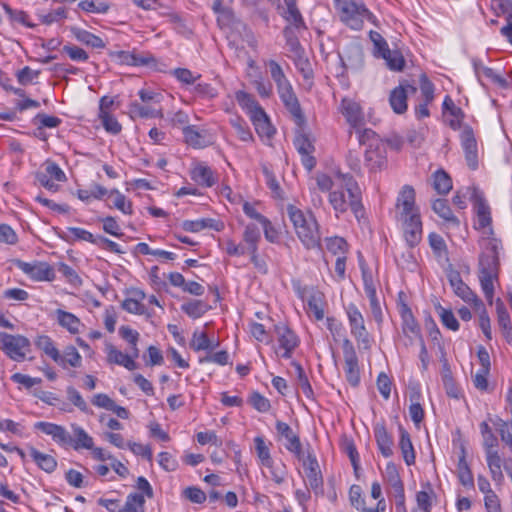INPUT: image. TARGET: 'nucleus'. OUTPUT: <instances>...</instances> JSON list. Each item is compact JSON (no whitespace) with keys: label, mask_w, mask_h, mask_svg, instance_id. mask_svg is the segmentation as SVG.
I'll return each instance as SVG.
<instances>
[{"label":"nucleus","mask_w":512,"mask_h":512,"mask_svg":"<svg viewBox=\"0 0 512 512\" xmlns=\"http://www.w3.org/2000/svg\"><path fill=\"white\" fill-rule=\"evenodd\" d=\"M36 346L54 361L60 360V353L49 336H39L35 342Z\"/></svg>","instance_id":"obj_50"},{"label":"nucleus","mask_w":512,"mask_h":512,"mask_svg":"<svg viewBox=\"0 0 512 512\" xmlns=\"http://www.w3.org/2000/svg\"><path fill=\"white\" fill-rule=\"evenodd\" d=\"M230 125L234 128L236 135L243 142H252L254 137L247 123L239 116L232 117L229 120Z\"/></svg>","instance_id":"obj_46"},{"label":"nucleus","mask_w":512,"mask_h":512,"mask_svg":"<svg viewBox=\"0 0 512 512\" xmlns=\"http://www.w3.org/2000/svg\"><path fill=\"white\" fill-rule=\"evenodd\" d=\"M249 403L259 412H268L271 408L270 401L258 392H253L249 397Z\"/></svg>","instance_id":"obj_64"},{"label":"nucleus","mask_w":512,"mask_h":512,"mask_svg":"<svg viewBox=\"0 0 512 512\" xmlns=\"http://www.w3.org/2000/svg\"><path fill=\"white\" fill-rule=\"evenodd\" d=\"M185 142L196 149L205 148L213 143V137L206 129L189 125L183 128Z\"/></svg>","instance_id":"obj_19"},{"label":"nucleus","mask_w":512,"mask_h":512,"mask_svg":"<svg viewBox=\"0 0 512 512\" xmlns=\"http://www.w3.org/2000/svg\"><path fill=\"white\" fill-rule=\"evenodd\" d=\"M399 313L402 320V331L403 334L409 338V343L412 344L414 339H423L420 326L414 318L409 306L405 303H401L399 305Z\"/></svg>","instance_id":"obj_18"},{"label":"nucleus","mask_w":512,"mask_h":512,"mask_svg":"<svg viewBox=\"0 0 512 512\" xmlns=\"http://www.w3.org/2000/svg\"><path fill=\"white\" fill-rule=\"evenodd\" d=\"M477 224L479 228H486L491 224L490 207L482 197L476 199Z\"/></svg>","instance_id":"obj_47"},{"label":"nucleus","mask_w":512,"mask_h":512,"mask_svg":"<svg viewBox=\"0 0 512 512\" xmlns=\"http://www.w3.org/2000/svg\"><path fill=\"white\" fill-rule=\"evenodd\" d=\"M498 259L493 251L491 254H484L480 258L479 281L486 300L491 305L494 296V281L497 279Z\"/></svg>","instance_id":"obj_4"},{"label":"nucleus","mask_w":512,"mask_h":512,"mask_svg":"<svg viewBox=\"0 0 512 512\" xmlns=\"http://www.w3.org/2000/svg\"><path fill=\"white\" fill-rule=\"evenodd\" d=\"M399 447L401 449L405 463L408 466L414 464L416 456L411 442V438L409 433L402 428L400 429Z\"/></svg>","instance_id":"obj_39"},{"label":"nucleus","mask_w":512,"mask_h":512,"mask_svg":"<svg viewBox=\"0 0 512 512\" xmlns=\"http://www.w3.org/2000/svg\"><path fill=\"white\" fill-rule=\"evenodd\" d=\"M181 309L189 317L196 319L203 316L209 310V306L202 300H191L182 304Z\"/></svg>","instance_id":"obj_48"},{"label":"nucleus","mask_w":512,"mask_h":512,"mask_svg":"<svg viewBox=\"0 0 512 512\" xmlns=\"http://www.w3.org/2000/svg\"><path fill=\"white\" fill-rule=\"evenodd\" d=\"M62 52L76 62H86L89 59V55L84 49L73 44L64 45Z\"/></svg>","instance_id":"obj_60"},{"label":"nucleus","mask_w":512,"mask_h":512,"mask_svg":"<svg viewBox=\"0 0 512 512\" xmlns=\"http://www.w3.org/2000/svg\"><path fill=\"white\" fill-rule=\"evenodd\" d=\"M384 479L390 486L392 492L404 489L397 467L393 463H388L384 471Z\"/></svg>","instance_id":"obj_49"},{"label":"nucleus","mask_w":512,"mask_h":512,"mask_svg":"<svg viewBox=\"0 0 512 512\" xmlns=\"http://www.w3.org/2000/svg\"><path fill=\"white\" fill-rule=\"evenodd\" d=\"M44 166H45L44 174H47L48 178L53 179L58 182H65L67 180V177H66L64 171L55 162L47 160L45 162Z\"/></svg>","instance_id":"obj_61"},{"label":"nucleus","mask_w":512,"mask_h":512,"mask_svg":"<svg viewBox=\"0 0 512 512\" xmlns=\"http://www.w3.org/2000/svg\"><path fill=\"white\" fill-rule=\"evenodd\" d=\"M436 311L445 327L452 331H457L459 329V322L450 309H446L439 305L436 307Z\"/></svg>","instance_id":"obj_58"},{"label":"nucleus","mask_w":512,"mask_h":512,"mask_svg":"<svg viewBox=\"0 0 512 512\" xmlns=\"http://www.w3.org/2000/svg\"><path fill=\"white\" fill-rule=\"evenodd\" d=\"M109 198L112 200L113 206L123 212L124 214L132 213V204L128 201L120 191L114 189L109 193Z\"/></svg>","instance_id":"obj_53"},{"label":"nucleus","mask_w":512,"mask_h":512,"mask_svg":"<svg viewBox=\"0 0 512 512\" xmlns=\"http://www.w3.org/2000/svg\"><path fill=\"white\" fill-rule=\"evenodd\" d=\"M432 209L437 215H439L445 221L450 222L456 226L459 225L458 218L453 215V212L446 200L436 199L432 203Z\"/></svg>","instance_id":"obj_44"},{"label":"nucleus","mask_w":512,"mask_h":512,"mask_svg":"<svg viewBox=\"0 0 512 512\" xmlns=\"http://www.w3.org/2000/svg\"><path fill=\"white\" fill-rule=\"evenodd\" d=\"M34 427L42 433L50 436L52 440L60 446H68L73 442L70 433L61 425L41 421L35 423Z\"/></svg>","instance_id":"obj_17"},{"label":"nucleus","mask_w":512,"mask_h":512,"mask_svg":"<svg viewBox=\"0 0 512 512\" xmlns=\"http://www.w3.org/2000/svg\"><path fill=\"white\" fill-rule=\"evenodd\" d=\"M286 211L301 243L307 249L318 247L321 235L314 215L310 211L304 212L292 204L287 205Z\"/></svg>","instance_id":"obj_2"},{"label":"nucleus","mask_w":512,"mask_h":512,"mask_svg":"<svg viewBox=\"0 0 512 512\" xmlns=\"http://www.w3.org/2000/svg\"><path fill=\"white\" fill-rule=\"evenodd\" d=\"M374 437L382 456L385 458L391 457L393 455L394 441L392 435L388 433L383 424L378 423L375 425Z\"/></svg>","instance_id":"obj_24"},{"label":"nucleus","mask_w":512,"mask_h":512,"mask_svg":"<svg viewBox=\"0 0 512 512\" xmlns=\"http://www.w3.org/2000/svg\"><path fill=\"white\" fill-rule=\"evenodd\" d=\"M56 362L63 367L69 365L77 368L82 364V357L74 346H67L64 349L63 354H60V360Z\"/></svg>","instance_id":"obj_45"},{"label":"nucleus","mask_w":512,"mask_h":512,"mask_svg":"<svg viewBox=\"0 0 512 512\" xmlns=\"http://www.w3.org/2000/svg\"><path fill=\"white\" fill-rule=\"evenodd\" d=\"M327 250L335 256H346L348 250L347 242L341 237H330L326 239Z\"/></svg>","instance_id":"obj_54"},{"label":"nucleus","mask_w":512,"mask_h":512,"mask_svg":"<svg viewBox=\"0 0 512 512\" xmlns=\"http://www.w3.org/2000/svg\"><path fill=\"white\" fill-rule=\"evenodd\" d=\"M54 315L57 323L71 334L75 335L80 333L81 328L84 327L81 320L73 313L57 309Z\"/></svg>","instance_id":"obj_27"},{"label":"nucleus","mask_w":512,"mask_h":512,"mask_svg":"<svg viewBox=\"0 0 512 512\" xmlns=\"http://www.w3.org/2000/svg\"><path fill=\"white\" fill-rule=\"evenodd\" d=\"M1 350L14 361H23L30 351V341L23 335L0 332Z\"/></svg>","instance_id":"obj_5"},{"label":"nucleus","mask_w":512,"mask_h":512,"mask_svg":"<svg viewBox=\"0 0 512 512\" xmlns=\"http://www.w3.org/2000/svg\"><path fill=\"white\" fill-rule=\"evenodd\" d=\"M457 476L460 483L469 488L474 487V478L469 467V464L466 460V451L464 448L461 449V453L459 456L458 464H457Z\"/></svg>","instance_id":"obj_33"},{"label":"nucleus","mask_w":512,"mask_h":512,"mask_svg":"<svg viewBox=\"0 0 512 512\" xmlns=\"http://www.w3.org/2000/svg\"><path fill=\"white\" fill-rule=\"evenodd\" d=\"M449 283L455 293L464 302L475 307L481 308L482 300L465 284L457 271H450L448 273Z\"/></svg>","instance_id":"obj_10"},{"label":"nucleus","mask_w":512,"mask_h":512,"mask_svg":"<svg viewBox=\"0 0 512 512\" xmlns=\"http://www.w3.org/2000/svg\"><path fill=\"white\" fill-rule=\"evenodd\" d=\"M365 164L370 171L381 170L386 164V146L381 140L369 143L365 151Z\"/></svg>","instance_id":"obj_16"},{"label":"nucleus","mask_w":512,"mask_h":512,"mask_svg":"<svg viewBox=\"0 0 512 512\" xmlns=\"http://www.w3.org/2000/svg\"><path fill=\"white\" fill-rule=\"evenodd\" d=\"M377 57L383 58L390 70L402 71L405 67V59L402 53L399 50H391L389 46L381 51Z\"/></svg>","instance_id":"obj_34"},{"label":"nucleus","mask_w":512,"mask_h":512,"mask_svg":"<svg viewBox=\"0 0 512 512\" xmlns=\"http://www.w3.org/2000/svg\"><path fill=\"white\" fill-rule=\"evenodd\" d=\"M250 119L259 137L271 138L273 136L275 130L271 125L268 115L266 114L264 109L258 110L256 114H252Z\"/></svg>","instance_id":"obj_28"},{"label":"nucleus","mask_w":512,"mask_h":512,"mask_svg":"<svg viewBox=\"0 0 512 512\" xmlns=\"http://www.w3.org/2000/svg\"><path fill=\"white\" fill-rule=\"evenodd\" d=\"M461 144L465 152L468 166L475 170L478 167L477 142L471 128H465L461 133Z\"/></svg>","instance_id":"obj_22"},{"label":"nucleus","mask_w":512,"mask_h":512,"mask_svg":"<svg viewBox=\"0 0 512 512\" xmlns=\"http://www.w3.org/2000/svg\"><path fill=\"white\" fill-rule=\"evenodd\" d=\"M104 351L106 353V360L109 364L119 365L130 371L137 369V363L135 360L139 356H133L131 351H129V353H124L110 342L105 343Z\"/></svg>","instance_id":"obj_15"},{"label":"nucleus","mask_w":512,"mask_h":512,"mask_svg":"<svg viewBox=\"0 0 512 512\" xmlns=\"http://www.w3.org/2000/svg\"><path fill=\"white\" fill-rule=\"evenodd\" d=\"M276 431L280 440L286 441L285 448L300 457L302 453V445L299 436L285 422L278 420L276 422Z\"/></svg>","instance_id":"obj_20"},{"label":"nucleus","mask_w":512,"mask_h":512,"mask_svg":"<svg viewBox=\"0 0 512 512\" xmlns=\"http://www.w3.org/2000/svg\"><path fill=\"white\" fill-rule=\"evenodd\" d=\"M17 267L35 281H52L55 278L53 268L46 262L17 261Z\"/></svg>","instance_id":"obj_13"},{"label":"nucleus","mask_w":512,"mask_h":512,"mask_svg":"<svg viewBox=\"0 0 512 512\" xmlns=\"http://www.w3.org/2000/svg\"><path fill=\"white\" fill-rule=\"evenodd\" d=\"M261 240L260 229L254 225L249 224L245 227L243 232V242L246 248V253L258 252V243Z\"/></svg>","instance_id":"obj_35"},{"label":"nucleus","mask_w":512,"mask_h":512,"mask_svg":"<svg viewBox=\"0 0 512 512\" xmlns=\"http://www.w3.org/2000/svg\"><path fill=\"white\" fill-rule=\"evenodd\" d=\"M182 228L187 232H199L206 228H212L216 231H220L222 225L211 218H203L198 220H186L182 223Z\"/></svg>","instance_id":"obj_38"},{"label":"nucleus","mask_w":512,"mask_h":512,"mask_svg":"<svg viewBox=\"0 0 512 512\" xmlns=\"http://www.w3.org/2000/svg\"><path fill=\"white\" fill-rule=\"evenodd\" d=\"M348 318L351 335L359 345L367 349L370 347V336L365 325V319L360 309L354 303H349L345 307Z\"/></svg>","instance_id":"obj_6"},{"label":"nucleus","mask_w":512,"mask_h":512,"mask_svg":"<svg viewBox=\"0 0 512 512\" xmlns=\"http://www.w3.org/2000/svg\"><path fill=\"white\" fill-rule=\"evenodd\" d=\"M365 294L369 300V308H370L371 317L375 320V322L378 325H381L383 322L384 316H383V311H382L380 301L377 297V292L370 291L369 293H365Z\"/></svg>","instance_id":"obj_52"},{"label":"nucleus","mask_w":512,"mask_h":512,"mask_svg":"<svg viewBox=\"0 0 512 512\" xmlns=\"http://www.w3.org/2000/svg\"><path fill=\"white\" fill-rule=\"evenodd\" d=\"M235 98L238 104L241 106V108L244 109L246 113L249 115V117H251L252 114H256L258 110L263 109L252 95L244 91L236 92Z\"/></svg>","instance_id":"obj_41"},{"label":"nucleus","mask_w":512,"mask_h":512,"mask_svg":"<svg viewBox=\"0 0 512 512\" xmlns=\"http://www.w3.org/2000/svg\"><path fill=\"white\" fill-rule=\"evenodd\" d=\"M267 66L270 71L271 78L276 84L277 91L289 86L291 83L287 79L282 67L274 60H269Z\"/></svg>","instance_id":"obj_43"},{"label":"nucleus","mask_w":512,"mask_h":512,"mask_svg":"<svg viewBox=\"0 0 512 512\" xmlns=\"http://www.w3.org/2000/svg\"><path fill=\"white\" fill-rule=\"evenodd\" d=\"M254 444L260 466H263L264 464L273 460L270 454V449L262 436L255 437Z\"/></svg>","instance_id":"obj_57"},{"label":"nucleus","mask_w":512,"mask_h":512,"mask_svg":"<svg viewBox=\"0 0 512 512\" xmlns=\"http://www.w3.org/2000/svg\"><path fill=\"white\" fill-rule=\"evenodd\" d=\"M343 356L346 380L351 386L356 387L360 382V369L355 349L348 339L343 342Z\"/></svg>","instance_id":"obj_8"},{"label":"nucleus","mask_w":512,"mask_h":512,"mask_svg":"<svg viewBox=\"0 0 512 512\" xmlns=\"http://www.w3.org/2000/svg\"><path fill=\"white\" fill-rule=\"evenodd\" d=\"M191 177L199 185L205 187H211L217 181V177L215 176L213 170L203 164H198L192 169Z\"/></svg>","instance_id":"obj_31"},{"label":"nucleus","mask_w":512,"mask_h":512,"mask_svg":"<svg viewBox=\"0 0 512 512\" xmlns=\"http://www.w3.org/2000/svg\"><path fill=\"white\" fill-rule=\"evenodd\" d=\"M277 92L285 108L288 110L291 117L293 118L294 122L299 127H302L306 122V118L301 109L299 100L296 94L294 93L292 85L290 84L289 86L283 88V90H278Z\"/></svg>","instance_id":"obj_12"},{"label":"nucleus","mask_w":512,"mask_h":512,"mask_svg":"<svg viewBox=\"0 0 512 512\" xmlns=\"http://www.w3.org/2000/svg\"><path fill=\"white\" fill-rule=\"evenodd\" d=\"M191 347L196 351L212 349V343L205 332H194Z\"/></svg>","instance_id":"obj_63"},{"label":"nucleus","mask_w":512,"mask_h":512,"mask_svg":"<svg viewBox=\"0 0 512 512\" xmlns=\"http://www.w3.org/2000/svg\"><path fill=\"white\" fill-rule=\"evenodd\" d=\"M286 9L283 13L284 19L296 29H305L304 19L296 6V0H284Z\"/></svg>","instance_id":"obj_32"},{"label":"nucleus","mask_w":512,"mask_h":512,"mask_svg":"<svg viewBox=\"0 0 512 512\" xmlns=\"http://www.w3.org/2000/svg\"><path fill=\"white\" fill-rule=\"evenodd\" d=\"M479 428L483 439L484 450L496 448L498 445V439L493 433L489 424L486 421H483L480 423Z\"/></svg>","instance_id":"obj_55"},{"label":"nucleus","mask_w":512,"mask_h":512,"mask_svg":"<svg viewBox=\"0 0 512 512\" xmlns=\"http://www.w3.org/2000/svg\"><path fill=\"white\" fill-rule=\"evenodd\" d=\"M145 497L140 493H130L119 512H145Z\"/></svg>","instance_id":"obj_42"},{"label":"nucleus","mask_w":512,"mask_h":512,"mask_svg":"<svg viewBox=\"0 0 512 512\" xmlns=\"http://www.w3.org/2000/svg\"><path fill=\"white\" fill-rule=\"evenodd\" d=\"M433 178V187L439 194H447L452 189V180L443 170L436 171Z\"/></svg>","instance_id":"obj_51"},{"label":"nucleus","mask_w":512,"mask_h":512,"mask_svg":"<svg viewBox=\"0 0 512 512\" xmlns=\"http://www.w3.org/2000/svg\"><path fill=\"white\" fill-rule=\"evenodd\" d=\"M73 432V442L70 444L76 450L77 449H93L94 441L93 438L80 426L76 424L71 425Z\"/></svg>","instance_id":"obj_37"},{"label":"nucleus","mask_w":512,"mask_h":512,"mask_svg":"<svg viewBox=\"0 0 512 512\" xmlns=\"http://www.w3.org/2000/svg\"><path fill=\"white\" fill-rule=\"evenodd\" d=\"M476 73L479 78L485 77L486 79L490 80L491 82L498 84L500 87H506L507 81L500 75H498L492 68L485 67V66H479L476 67Z\"/></svg>","instance_id":"obj_59"},{"label":"nucleus","mask_w":512,"mask_h":512,"mask_svg":"<svg viewBox=\"0 0 512 512\" xmlns=\"http://www.w3.org/2000/svg\"><path fill=\"white\" fill-rule=\"evenodd\" d=\"M397 218L406 217L412 214H419L415 204V190L410 185H404L396 199Z\"/></svg>","instance_id":"obj_14"},{"label":"nucleus","mask_w":512,"mask_h":512,"mask_svg":"<svg viewBox=\"0 0 512 512\" xmlns=\"http://www.w3.org/2000/svg\"><path fill=\"white\" fill-rule=\"evenodd\" d=\"M409 92H416V88L413 86H407L406 88L398 86L391 91L389 102L395 113L402 114L407 110V96Z\"/></svg>","instance_id":"obj_26"},{"label":"nucleus","mask_w":512,"mask_h":512,"mask_svg":"<svg viewBox=\"0 0 512 512\" xmlns=\"http://www.w3.org/2000/svg\"><path fill=\"white\" fill-rule=\"evenodd\" d=\"M402 224L403 234L406 243L410 247L417 246L422 240V221L419 214H412L406 217H398Z\"/></svg>","instance_id":"obj_9"},{"label":"nucleus","mask_w":512,"mask_h":512,"mask_svg":"<svg viewBox=\"0 0 512 512\" xmlns=\"http://www.w3.org/2000/svg\"><path fill=\"white\" fill-rule=\"evenodd\" d=\"M485 459L492 480L495 482V484L501 485L504 481V474L502 471V458L496 448L485 450Z\"/></svg>","instance_id":"obj_25"},{"label":"nucleus","mask_w":512,"mask_h":512,"mask_svg":"<svg viewBox=\"0 0 512 512\" xmlns=\"http://www.w3.org/2000/svg\"><path fill=\"white\" fill-rule=\"evenodd\" d=\"M314 179L321 192H329L328 200L337 216L348 209L357 218L362 214L361 191L353 176L337 171L333 177L317 173Z\"/></svg>","instance_id":"obj_1"},{"label":"nucleus","mask_w":512,"mask_h":512,"mask_svg":"<svg viewBox=\"0 0 512 512\" xmlns=\"http://www.w3.org/2000/svg\"><path fill=\"white\" fill-rule=\"evenodd\" d=\"M284 36L286 38V45L289 51L294 53L295 57L301 58L303 52L302 47L298 38L293 35L292 30L289 27L284 29Z\"/></svg>","instance_id":"obj_62"},{"label":"nucleus","mask_w":512,"mask_h":512,"mask_svg":"<svg viewBox=\"0 0 512 512\" xmlns=\"http://www.w3.org/2000/svg\"><path fill=\"white\" fill-rule=\"evenodd\" d=\"M70 31L77 41L86 46L96 49H103L105 47V42L102 38L87 30L78 27H71Z\"/></svg>","instance_id":"obj_29"},{"label":"nucleus","mask_w":512,"mask_h":512,"mask_svg":"<svg viewBox=\"0 0 512 512\" xmlns=\"http://www.w3.org/2000/svg\"><path fill=\"white\" fill-rule=\"evenodd\" d=\"M28 451L32 460L41 470L47 473H52L55 471L57 467V461L52 455L40 452L32 446L28 448Z\"/></svg>","instance_id":"obj_30"},{"label":"nucleus","mask_w":512,"mask_h":512,"mask_svg":"<svg viewBox=\"0 0 512 512\" xmlns=\"http://www.w3.org/2000/svg\"><path fill=\"white\" fill-rule=\"evenodd\" d=\"M306 302L309 316H313L317 321L323 320L325 316L324 308L326 305L324 294L318 290L312 289L307 292Z\"/></svg>","instance_id":"obj_23"},{"label":"nucleus","mask_w":512,"mask_h":512,"mask_svg":"<svg viewBox=\"0 0 512 512\" xmlns=\"http://www.w3.org/2000/svg\"><path fill=\"white\" fill-rule=\"evenodd\" d=\"M118 333H119V336L129 344L130 351L133 353V356H139V353H140L139 348H138V341L140 338L139 332L132 329L129 326L122 325L119 327Z\"/></svg>","instance_id":"obj_40"},{"label":"nucleus","mask_w":512,"mask_h":512,"mask_svg":"<svg viewBox=\"0 0 512 512\" xmlns=\"http://www.w3.org/2000/svg\"><path fill=\"white\" fill-rule=\"evenodd\" d=\"M262 467L269 470V478L277 485H281L286 482L288 476V469L285 463L281 460H271L264 464Z\"/></svg>","instance_id":"obj_36"},{"label":"nucleus","mask_w":512,"mask_h":512,"mask_svg":"<svg viewBox=\"0 0 512 512\" xmlns=\"http://www.w3.org/2000/svg\"><path fill=\"white\" fill-rule=\"evenodd\" d=\"M334 4L340 13V20L353 30H361L365 20L376 24V17L362 1L334 0Z\"/></svg>","instance_id":"obj_3"},{"label":"nucleus","mask_w":512,"mask_h":512,"mask_svg":"<svg viewBox=\"0 0 512 512\" xmlns=\"http://www.w3.org/2000/svg\"><path fill=\"white\" fill-rule=\"evenodd\" d=\"M114 56L121 64L125 65L138 66L145 65L148 63L146 58L138 56L130 51H118L114 54Z\"/></svg>","instance_id":"obj_56"},{"label":"nucleus","mask_w":512,"mask_h":512,"mask_svg":"<svg viewBox=\"0 0 512 512\" xmlns=\"http://www.w3.org/2000/svg\"><path fill=\"white\" fill-rule=\"evenodd\" d=\"M340 112L352 128L361 127L364 123V115L360 105L350 98H343L340 104Z\"/></svg>","instance_id":"obj_21"},{"label":"nucleus","mask_w":512,"mask_h":512,"mask_svg":"<svg viewBox=\"0 0 512 512\" xmlns=\"http://www.w3.org/2000/svg\"><path fill=\"white\" fill-rule=\"evenodd\" d=\"M297 152L301 156L303 166L311 171L316 166V159L313 156L315 152L314 141L311 137L303 132H299L293 142Z\"/></svg>","instance_id":"obj_11"},{"label":"nucleus","mask_w":512,"mask_h":512,"mask_svg":"<svg viewBox=\"0 0 512 512\" xmlns=\"http://www.w3.org/2000/svg\"><path fill=\"white\" fill-rule=\"evenodd\" d=\"M275 334L277 337L278 348L276 354L285 359L292 356L293 351L299 345V338L297 335L284 323L275 325Z\"/></svg>","instance_id":"obj_7"}]
</instances>
